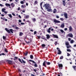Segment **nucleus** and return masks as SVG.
Instances as JSON below:
<instances>
[{
  "label": "nucleus",
  "mask_w": 76,
  "mask_h": 76,
  "mask_svg": "<svg viewBox=\"0 0 76 76\" xmlns=\"http://www.w3.org/2000/svg\"><path fill=\"white\" fill-rule=\"evenodd\" d=\"M5 55V54L4 53H2L0 54V56H4Z\"/></svg>",
  "instance_id": "nucleus-26"
},
{
  "label": "nucleus",
  "mask_w": 76,
  "mask_h": 76,
  "mask_svg": "<svg viewBox=\"0 0 76 76\" xmlns=\"http://www.w3.org/2000/svg\"><path fill=\"white\" fill-rule=\"evenodd\" d=\"M12 15H13V16H16L15 14L13 13H12Z\"/></svg>",
  "instance_id": "nucleus-58"
},
{
  "label": "nucleus",
  "mask_w": 76,
  "mask_h": 76,
  "mask_svg": "<svg viewBox=\"0 0 76 76\" xmlns=\"http://www.w3.org/2000/svg\"><path fill=\"white\" fill-rule=\"evenodd\" d=\"M60 32H62V33H63V32H64V31H63V30L62 29L60 30Z\"/></svg>",
  "instance_id": "nucleus-43"
},
{
  "label": "nucleus",
  "mask_w": 76,
  "mask_h": 76,
  "mask_svg": "<svg viewBox=\"0 0 76 76\" xmlns=\"http://www.w3.org/2000/svg\"><path fill=\"white\" fill-rule=\"evenodd\" d=\"M65 44L66 45H69V43L68 42H66V43H65Z\"/></svg>",
  "instance_id": "nucleus-31"
},
{
  "label": "nucleus",
  "mask_w": 76,
  "mask_h": 76,
  "mask_svg": "<svg viewBox=\"0 0 76 76\" xmlns=\"http://www.w3.org/2000/svg\"><path fill=\"white\" fill-rule=\"evenodd\" d=\"M26 22H28V23H30V21L29 20H27L26 21Z\"/></svg>",
  "instance_id": "nucleus-51"
},
{
  "label": "nucleus",
  "mask_w": 76,
  "mask_h": 76,
  "mask_svg": "<svg viewBox=\"0 0 76 76\" xmlns=\"http://www.w3.org/2000/svg\"><path fill=\"white\" fill-rule=\"evenodd\" d=\"M24 41L27 44H29V43L30 42H27L25 40V38Z\"/></svg>",
  "instance_id": "nucleus-34"
},
{
  "label": "nucleus",
  "mask_w": 76,
  "mask_h": 76,
  "mask_svg": "<svg viewBox=\"0 0 76 76\" xmlns=\"http://www.w3.org/2000/svg\"><path fill=\"white\" fill-rule=\"evenodd\" d=\"M41 46L42 47H45V44H42L41 45Z\"/></svg>",
  "instance_id": "nucleus-30"
},
{
  "label": "nucleus",
  "mask_w": 76,
  "mask_h": 76,
  "mask_svg": "<svg viewBox=\"0 0 76 76\" xmlns=\"http://www.w3.org/2000/svg\"><path fill=\"white\" fill-rule=\"evenodd\" d=\"M67 36L69 37H70L71 38H73V35L72 34V33H70L68 34Z\"/></svg>",
  "instance_id": "nucleus-6"
},
{
  "label": "nucleus",
  "mask_w": 76,
  "mask_h": 76,
  "mask_svg": "<svg viewBox=\"0 0 76 76\" xmlns=\"http://www.w3.org/2000/svg\"><path fill=\"white\" fill-rule=\"evenodd\" d=\"M61 28H63L64 27V24H62L61 25Z\"/></svg>",
  "instance_id": "nucleus-20"
},
{
  "label": "nucleus",
  "mask_w": 76,
  "mask_h": 76,
  "mask_svg": "<svg viewBox=\"0 0 76 76\" xmlns=\"http://www.w3.org/2000/svg\"><path fill=\"white\" fill-rule=\"evenodd\" d=\"M34 3V4H38V1H35Z\"/></svg>",
  "instance_id": "nucleus-41"
},
{
  "label": "nucleus",
  "mask_w": 76,
  "mask_h": 76,
  "mask_svg": "<svg viewBox=\"0 0 76 76\" xmlns=\"http://www.w3.org/2000/svg\"><path fill=\"white\" fill-rule=\"evenodd\" d=\"M18 61H20V62L21 63H23L21 61V59L19 58H18Z\"/></svg>",
  "instance_id": "nucleus-32"
},
{
  "label": "nucleus",
  "mask_w": 76,
  "mask_h": 76,
  "mask_svg": "<svg viewBox=\"0 0 76 76\" xmlns=\"http://www.w3.org/2000/svg\"><path fill=\"white\" fill-rule=\"evenodd\" d=\"M14 58H15L14 59V60H16V59L17 60V59H18V58L17 57H16V56H14Z\"/></svg>",
  "instance_id": "nucleus-33"
},
{
  "label": "nucleus",
  "mask_w": 76,
  "mask_h": 76,
  "mask_svg": "<svg viewBox=\"0 0 76 76\" xmlns=\"http://www.w3.org/2000/svg\"><path fill=\"white\" fill-rule=\"evenodd\" d=\"M69 32H72L73 31V28L72 27V26H70L69 28Z\"/></svg>",
  "instance_id": "nucleus-9"
},
{
  "label": "nucleus",
  "mask_w": 76,
  "mask_h": 76,
  "mask_svg": "<svg viewBox=\"0 0 76 76\" xmlns=\"http://www.w3.org/2000/svg\"><path fill=\"white\" fill-rule=\"evenodd\" d=\"M2 38H3V39H4V40L6 39V37H5L4 36H3Z\"/></svg>",
  "instance_id": "nucleus-36"
},
{
  "label": "nucleus",
  "mask_w": 76,
  "mask_h": 76,
  "mask_svg": "<svg viewBox=\"0 0 76 76\" xmlns=\"http://www.w3.org/2000/svg\"><path fill=\"white\" fill-rule=\"evenodd\" d=\"M54 44L55 45H56L57 44V42L56 41L55 42Z\"/></svg>",
  "instance_id": "nucleus-42"
},
{
  "label": "nucleus",
  "mask_w": 76,
  "mask_h": 76,
  "mask_svg": "<svg viewBox=\"0 0 76 76\" xmlns=\"http://www.w3.org/2000/svg\"><path fill=\"white\" fill-rule=\"evenodd\" d=\"M5 30L8 32V34H10V32L11 33H12V34H13V29H10L9 30H8L7 28H5Z\"/></svg>",
  "instance_id": "nucleus-2"
},
{
  "label": "nucleus",
  "mask_w": 76,
  "mask_h": 76,
  "mask_svg": "<svg viewBox=\"0 0 76 76\" xmlns=\"http://www.w3.org/2000/svg\"><path fill=\"white\" fill-rule=\"evenodd\" d=\"M67 56H70V54L69 53H67Z\"/></svg>",
  "instance_id": "nucleus-48"
},
{
  "label": "nucleus",
  "mask_w": 76,
  "mask_h": 76,
  "mask_svg": "<svg viewBox=\"0 0 76 76\" xmlns=\"http://www.w3.org/2000/svg\"><path fill=\"white\" fill-rule=\"evenodd\" d=\"M18 21L20 23V22H22V21H21L20 20H19Z\"/></svg>",
  "instance_id": "nucleus-56"
},
{
  "label": "nucleus",
  "mask_w": 76,
  "mask_h": 76,
  "mask_svg": "<svg viewBox=\"0 0 76 76\" xmlns=\"http://www.w3.org/2000/svg\"><path fill=\"white\" fill-rule=\"evenodd\" d=\"M46 64H47V65H50L51 64V63H50V62H47L46 61H45L43 62V66H44V67H47V66L46 65Z\"/></svg>",
  "instance_id": "nucleus-1"
},
{
  "label": "nucleus",
  "mask_w": 76,
  "mask_h": 76,
  "mask_svg": "<svg viewBox=\"0 0 76 76\" xmlns=\"http://www.w3.org/2000/svg\"><path fill=\"white\" fill-rule=\"evenodd\" d=\"M28 53H29V52L27 51L26 53H24V54H25V56H26L28 55Z\"/></svg>",
  "instance_id": "nucleus-17"
},
{
  "label": "nucleus",
  "mask_w": 76,
  "mask_h": 76,
  "mask_svg": "<svg viewBox=\"0 0 76 76\" xmlns=\"http://www.w3.org/2000/svg\"><path fill=\"white\" fill-rule=\"evenodd\" d=\"M11 6L12 7H15V4H14L13 3H11Z\"/></svg>",
  "instance_id": "nucleus-21"
},
{
  "label": "nucleus",
  "mask_w": 76,
  "mask_h": 76,
  "mask_svg": "<svg viewBox=\"0 0 76 76\" xmlns=\"http://www.w3.org/2000/svg\"><path fill=\"white\" fill-rule=\"evenodd\" d=\"M56 18L57 19H58V18H59V16H58V15H56Z\"/></svg>",
  "instance_id": "nucleus-55"
},
{
  "label": "nucleus",
  "mask_w": 76,
  "mask_h": 76,
  "mask_svg": "<svg viewBox=\"0 0 76 76\" xmlns=\"http://www.w3.org/2000/svg\"><path fill=\"white\" fill-rule=\"evenodd\" d=\"M73 42H74V41H73V40H71L70 43H71V44H73Z\"/></svg>",
  "instance_id": "nucleus-38"
},
{
  "label": "nucleus",
  "mask_w": 76,
  "mask_h": 76,
  "mask_svg": "<svg viewBox=\"0 0 76 76\" xmlns=\"http://www.w3.org/2000/svg\"><path fill=\"white\" fill-rule=\"evenodd\" d=\"M54 22H55V23H60V21L58 20H57L56 19H54L53 20Z\"/></svg>",
  "instance_id": "nucleus-7"
},
{
  "label": "nucleus",
  "mask_w": 76,
  "mask_h": 76,
  "mask_svg": "<svg viewBox=\"0 0 76 76\" xmlns=\"http://www.w3.org/2000/svg\"><path fill=\"white\" fill-rule=\"evenodd\" d=\"M60 20H61V21H63V20H64V19L63 18H60Z\"/></svg>",
  "instance_id": "nucleus-40"
},
{
  "label": "nucleus",
  "mask_w": 76,
  "mask_h": 76,
  "mask_svg": "<svg viewBox=\"0 0 76 76\" xmlns=\"http://www.w3.org/2000/svg\"><path fill=\"white\" fill-rule=\"evenodd\" d=\"M68 40L69 41H70V40H71V39L70 38H69Z\"/></svg>",
  "instance_id": "nucleus-62"
},
{
  "label": "nucleus",
  "mask_w": 76,
  "mask_h": 76,
  "mask_svg": "<svg viewBox=\"0 0 76 76\" xmlns=\"http://www.w3.org/2000/svg\"><path fill=\"white\" fill-rule=\"evenodd\" d=\"M45 6L46 9H51V7L50 6V4H45Z\"/></svg>",
  "instance_id": "nucleus-3"
},
{
  "label": "nucleus",
  "mask_w": 76,
  "mask_h": 76,
  "mask_svg": "<svg viewBox=\"0 0 76 76\" xmlns=\"http://www.w3.org/2000/svg\"><path fill=\"white\" fill-rule=\"evenodd\" d=\"M67 51L69 52H70V51H71V50L70 49H67Z\"/></svg>",
  "instance_id": "nucleus-44"
},
{
  "label": "nucleus",
  "mask_w": 76,
  "mask_h": 76,
  "mask_svg": "<svg viewBox=\"0 0 76 76\" xmlns=\"http://www.w3.org/2000/svg\"><path fill=\"white\" fill-rule=\"evenodd\" d=\"M22 61L23 63H26V62H25V61H24L22 59Z\"/></svg>",
  "instance_id": "nucleus-45"
},
{
  "label": "nucleus",
  "mask_w": 76,
  "mask_h": 76,
  "mask_svg": "<svg viewBox=\"0 0 76 76\" xmlns=\"http://www.w3.org/2000/svg\"><path fill=\"white\" fill-rule=\"evenodd\" d=\"M8 15L9 16L10 18H12V15L8 14Z\"/></svg>",
  "instance_id": "nucleus-28"
},
{
  "label": "nucleus",
  "mask_w": 76,
  "mask_h": 76,
  "mask_svg": "<svg viewBox=\"0 0 76 76\" xmlns=\"http://www.w3.org/2000/svg\"><path fill=\"white\" fill-rule=\"evenodd\" d=\"M64 58V57H63V56H61L60 57V59L61 60L63 59V58Z\"/></svg>",
  "instance_id": "nucleus-35"
},
{
  "label": "nucleus",
  "mask_w": 76,
  "mask_h": 76,
  "mask_svg": "<svg viewBox=\"0 0 76 76\" xmlns=\"http://www.w3.org/2000/svg\"><path fill=\"white\" fill-rule=\"evenodd\" d=\"M58 66L60 69H62L63 68V64H58Z\"/></svg>",
  "instance_id": "nucleus-8"
},
{
  "label": "nucleus",
  "mask_w": 76,
  "mask_h": 76,
  "mask_svg": "<svg viewBox=\"0 0 76 76\" xmlns=\"http://www.w3.org/2000/svg\"><path fill=\"white\" fill-rule=\"evenodd\" d=\"M4 51L5 53H8V51L7 50L6 48H4Z\"/></svg>",
  "instance_id": "nucleus-22"
},
{
  "label": "nucleus",
  "mask_w": 76,
  "mask_h": 76,
  "mask_svg": "<svg viewBox=\"0 0 76 76\" xmlns=\"http://www.w3.org/2000/svg\"><path fill=\"white\" fill-rule=\"evenodd\" d=\"M71 46L70 45H67V46H66V47L67 48H70Z\"/></svg>",
  "instance_id": "nucleus-39"
},
{
  "label": "nucleus",
  "mask_w": 76,
  "mask_h": 76,
  "mask_svg": "<svg viewBox=\"0 0 76 76\" xmlns=\"http://www.w3.org/2000/svg\"><path fill=\"white\" fill-rule=\"evenodd\" d=\"M47 39H49L50 38V36L48 34L46 35Z\"/></svg>",
  "instance_id": "nucleus-13"
},
{
  "label": "nucleus",
  "mask_w": 76,
  "mask_h": 76,
  "mask_svg": "<svg viewBox=\"0 0 76 76\" xmlns=\"http://www.w3.org/2000/svg\"><path fill=\"white\" fill-rule=\"evenodd\" d=\"M57 50H58V52L57 53L58 54L60 55L61 54V51L60 50V48H57Z\"/></svg>",
  "instance_id": "nucleus-5"
},
{
  "label": "nucleus",
  "mask_w": 76,
  "mask_h": 76,
  "mask_svg": "<svg viewBox=\"0 0 76 76\" xmlns=\"http://www.w3.org/2000/svg\"><path fill=\"white\" fill-rule=\"evenodd\" d=\"M52 35L54 38H58V36H57V35H54V34H53Z\"/></svg>",
  "instance_id": "nucleus-10"
},
{
  "label": "nucleus",
  "mask_w": 76,
  "mask_h": 76,
  "mask_svg": "<svg viewBox=\"0 0 76 76\" xmlns=\"http://www.w3.org/2000/svg\"><path fill=\"white\" fill-rule=\"evenodd\" d=\"M15 28L16 29H19V28H18V27L16 26V27Z\"/></svg>",
  "instance_id": "nucleus-46"
},
{
  "label": "nucleus",
  "mask_w": 76,
  "mask_h": 76,
  "mask_svg": "<svg viewBox=\"0 0 76 76\" xmlns=\"http://www.w3.org/2000/svg\"><path fill=\"white\" fill-rule=\"evenodd\" d=\"M31 76H35V75H34L33 74H31Z\"/></svg>",
  "instance_id": "nucleus-64"
},
{
  "label": "nucleus",
  "mask_w": 76,
  "mask_h": 76,
  "mask_svg": "<svg viewBox=\"0 0 76 76\" xmlns=\"http://www.w3.org/2000/svg\"><path fill=\"white\" fill-rule=\"evenodd\" d=\"M47 11H48V12H53V10L51 8H49L48 9Z\"/></svg>",
  "instance_id": "nucleus-12"
},
{
  "label": "nucleus",
  "mask_w": 76,
  "mask_h": 76,
  "mask_svg": "<svg viewBox=\"0 0 76 76\" xmlns=\"http://www.w3.org/2000/svg\"><path fill=\"white\" fill-rule=\"evenodd\" d=\"M21 24L22 25H25V23H21Z\"/></svg>",
  "instance_id": "nucleus-53"
},
{
  "label": "nucleus",
  "mask_w": 76,
  "mask_h": 76,
  "mask_svg": "<svg viewBox=\"0 0 76 76\" xmlns=\"http://www.w3.org/2000/svg\"><path fill=\"white\" fill-rule=\"evenodd\" d=\"M64 17H65L66 19H67V18H68V17H67V13H65L64 14Z\"/></svg>",
  "instance_id": "nucleus-14"
},
{
  "label": "nucleus",
  "mask_w": 76,
  "mask_h": 76,
  "mask_svg": "<svg viewBox=\"0 0 76 76\" xmlns=\"http://www.w3.org/2000/svg\"><path fill=\"white\" fill-rule=\"evenodd\" d=\"M30 58H31V59H33V55H31L30 56Z\"/></svg>",
  "instance_id": "nucleus-27"
},
{
  "label": "nucleus",
  "mask_w": 76,
  "mask_h": 76,
  "mask_svg": "<svg viewBox=\"0 0 76 76\" xmlns=\"http://www.w3.org/2000/svg\"><path fill=\"white\" fill-rule=\"evenodd\" d=\"M72 67L75 70H76V66H73Z\"/></svg>",
  "instance_id": "nucleus-25"
},
{
  "label": "nucleus",
  "mask_w": 76,
  "mask_h": 76,
  "mask_svg": "<svg viewBox=\"0 0 76 76\" xmlns=\"http://www.w3.org/2000/svg\"><path fill=\"white\" fill-rule=\"evenodd\" d=\"M20 3L21 4H23V1H21Z\"/></svg>",
  "instance_id": "nucleus-49"
},
{
  "label": "nucleus",
  "mask_w": 76,
  "mask_h": 76,
  "mask_svg": "<svg viewBox=\"0 0 76 76\" xmlns=\"http://www.w3.org/2000/svg\"><path fill=\"white\" fill-rule=\"evenodd\" d=\"M4 12L5 14H7V12L6 11H4Z\"/></svg>",
  "instance_id": "nucleus-59"
},
{
  "label": "nucleus",
  "mask_w": 76,
  "mask_h": 76,
  "mask_svg": "<svg viewBox=\"0 0 76 76\" xmlns=\"http://www.w3.org/2000/svg\"><path fill=\"white\" fill-rule=\"evenodd\" d=\"M48 32L49 33H50L51 32V31H50V30H48Z\"/></svg>",
  "instance_id": "nucleus-50"
},
{
  "label": "nucleus",
  "mask_w": 76,
  "mask_h": 76,
  "mask_svg": "<svg viewBox=\"0 0 76 76\" xmlns=\"http://www.w3.org/2000/svg\"><path fill=\"white\" fill-rule=\"evenodd\" d=\"M18 17L19 18H20V19H21V18H22L21 16H20V15H18Z\"/></svg>",
  "instance_id": "nucleus-54"
},
{
  "label": "nucleus",
  "mask_w": 76,
  "mask_h": 76,
  "mask_svg": "<svg viewBox=\"0 0 76 76\" xmlns=\"http://www.w3.org/2000/svg\"><path fill=\"white\" fill-rule=\"evenodd\" d=\"M18 70L19 72H21V70L20 69H18Z\"/></svg>",
  "instance_id": "nucleus-47"
},
{
  "label": "nucleus",
  "mask_w": 76,
  "mask_h": 76,
  "mask_svg": "<svg viewBox=\"0 0 76 76\" xmlns=\"http://www.w3.org/2000/svg\"><path fill=\"white\" fill-rule=\"evenodd\" d=\"M29 16L28 15H26L24 17V18H25V19H28V18H29Z\"/></svg>",
  "instance_id": "nucleus-16"
},
{
  "label": "nucleus",
  "mask_w": 76,
  "mask_h": 76,
  "mask_svg": "<svg viewBox=\"0 0 76 76\" xmlns=\"http://www.w3.org/2000/svg\"><path fill=\"white\" fill-rule=\"evenodd\" d=\"M63 5L64 6H65V4H66V2L65 1H63Z\"/></svg>",
  "instance_id": "nucleus-18"
},
{
  "label": "nucleus",
  "mask_w": 76,
  "mask_h": 76,
  "mask_svg": "<svg viewBox=\"0 0 76 76\" xmlns=\"http://www.w3.org/2000/svg\"><path fill=\"white\" fill-rule=\"evenodd\" d=\"M37 37L38 38V39H40V36H37Z\"/></svg>",
  "instance_id": "nucleus-60"
},
{
  "label": "nucleus",
  "mask_w": 76,
  "mask_h": 76,
  "mask_svg": "<svg viewBox=\"0 0 76 76\" xmlns=\"http://www.w3.org/2000/svg\"><path fill=\"white\" fill-rule=\"evenodd\" d=\"M6 61L8 62L9 64H12V61L9 60H6Z\"/></svg>",
  "instance_id": "nucleus-11"
},
{
  "label": "nucleus",
  "mask_w": 76,
  "mask_h": 76,
  "mask_svg": "<svg viewBox=\"0 0 76 76\" xmlns=\"http://www.w3.org/2000/svg\"><path fill=\"white\" fill-rule=\"evenodd\" d=\"M5 6H10V4H9L6 3L5 4Z\"/></svg>",
  "instance_id": "nucleus-23"
},
{
  "label": "nucleus",
  "mask_w": 76,
  "mask_h": 76,
  "mask_svg": "<svg viewBox=\"0 0 76 76\" xmlns=\"http://www.w3.org/2000/svg\"><path fill=\"white\" fill-rule=\"evenodd\" d=\"M64 30L65 31H67V28H64Z\"/></svg>",
  "instance_id": "nucleus-61"
},
{
  "label": "nucleus",
  "mask_w": 76,
  "mask_h": 76,
  "mask_svg": "<svg viewBox=\"0 0 76 76\" xmlns=\"http://www.w3.org/2000/svg\"><path fill=\"white\" fill-rule=\"evenodd\" d=\"M29 61H31V62H32L33 63H34V67H38V65H37V64L34 61L31 60H29Z\"/></svg>",
  "instance_id": "nucleus-4"
},
{
  "label": "nucleus",
  "mask_w": 76,
  "mask_h": 76,
  "mask_svg": "<svg viewBox=\"0 0 76 76\" xmlns=\"http://www.w3.org/2000/svg\"><path fill=\"white\" fill-rule=\"evenodd\" d=\"M37 34V31H35L34 32V35H35V34Z\"/></svg>",
  "instance_id": "nucleus-52"
},
{
  "label": "nucleus",
  "mask_w": 76,
  "mask_h": 76,
  "mask_svg": "<svg viewBox=\"0 0 76 76\" xmlns=\"http://www.w3.org/2000/svg\"><path fill=\"white\" fill-rule=\"evenodd\" d=\"M25 7H26V6L24 5H22L21 6V7L22 8H24Z\"/></svg>",
  "instance_id": "nucleus-37"
},
{
  "label": "nucleus",
  "mask_w": 76,
  "mask_h": 76,
  "mask_svg": "<svg viewBox=\"0 0 76 76\" xmlns=\"http://www.w3.org/2000/svg\"><path fill=\"white\" fill-rule=\"evenodd\" d=\"M32 20H33V22H35L36 21V19L35 18H34L32 19Z\"/></svg>",
  "instance_id": "nucleus-19"
},
{
  "label": "nucleus",
  "mask_w": 76,
  "mask_h": 76,
  "mask_svg": "<svg viewBox=\"0 0 76 76\" xmlns=\"http://www.w3.org/2000/svg\"><path fill=\"white\" fill-rule=\"evenodd\" d=\"M5 10H6V9L5 8H2V12H4Z\"/></svg>",
  "instance_id": "nucleus-29"
},
{
  "label": "nucleus",
  "mask_w": 76,
  "mask_h": 76,
  "mask_svg": "<svg viewBox=\"0 0 76 76\" xmlns=\"http://www.w3.org/2000/svg\"><path fill=\"white\" fill-rule=\"evenodd\" d=\"M18 10H20V7H19L18 8Z\"/></svg>",
  "instance_id": "nucleus-63"
},
{
  "label": "nucleus",
  "mask_w": 76,
  "mask_h": 76,
  "mask_svg": "<svg viewBox=\"0 0 76 76\" xmlns=\"http://www.w3.org/2000/svg\"><path fill=\"white\" fill-rule=\"evenodd\" d=\"M42 3H43V2H42L41 3H40V6H42Z\"/></svg>",
  "instance_id": "nucleus-57"
},
{
  "label": "nucleus",
  "mask_w": 76,
  "mask_h": 76,
  "mask_svg": "<svg viewBox=\"0 0 76 76\" xmlns=\"http://www.w3.org/2000/svg\"><path fill=\"white\" fill-rule=\"evenodd\" d=\"M23 35V33L22 32H20L19 33V36L20 37L21 36H22Z\"/></svg>",
  "instance_id": "nucleus-15"
},
{
  "label": "nucleus",
  "mask_w": 76,
  "mask_h": 76,
  "mask_svg": "<svg viewBox=\"0 0 76 76\" xmlns=\"http://www.w3.org/2000/svg\"><path fill=\"white\" fill-rule=\"evenodd\" d=\"M56 11H57V10H56V9H54L53 11V13H56Z\"/></svg>",
  "instance_id": "nucleus-24"
}]
</instances>
